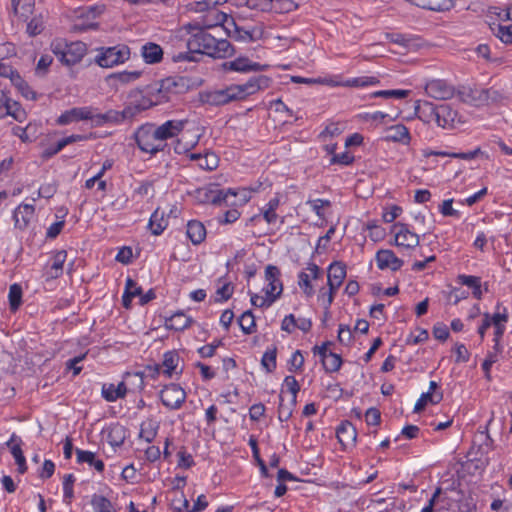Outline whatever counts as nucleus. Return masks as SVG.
I'll list each match as a JSON object with an SVG mask.
<instances>
[{
    "label": "nucleus",
    "instance_id": "f257e3e1",
    "mask_svg": "<svg viewBox=\"0 0 512 512\" xmlns=\"http://www.w3.org/2000/svg\"><path fill=\"white\" fill-rule=\"evenodd\" d=\"M270 78L264 75L252 77L249 81L242 85H231L225 89L207 92L202 96V101L209 105L220 106L231 101L244 99L248 95H252L260 89L267 88Z\"/></svg>",
    "mask_w": 512,
    "mask_h": 512
},
{
    "label": "nucleus",
    "instance_id": "f03ea898",
    "mask_svg": "<svg viewBox=\"0 0 512 512\" xmlns=\"http://www.w3.org/2000/svg\"><path fill=\"white\" fill-rule=\"evenodd\" d=\"M187 48L199 55H207L213 58H227L235 53L234 47L226 39H216L203 28L191 35L187 41Z\"/></svg>",
    "mask_w": 512,
    "mask_h": 512
},
{
    "label": "nucleus",
    "instance_id": "7ed1b4c3",
    "mask_svg": "<svg viewBox=\"0 0 512 512\" xmlns=\"http://www.w3.org/2000/svg\"><path fill=\"white\" fill-rule=\"evenodd\" d=\"M191 80L182 76H171L161 80L156 87L157 101H169V94H183L187 92L190 87Z\"/></svg>",
    "mask_w": 512,
    "mask_h": 512
},
{
    "label": "nucleus",
    "instance_id": "20e7f679",
    "mask_svg": "<svg viewBox=\"0 0 512 512\" xmlns=\"http://www.w3.org/2000/svg\"><path fill=\"white\" fill-rule=\"evenodd\" d=\"M134 139L139 149L143 152L155 155L161 151V147L156 145L157 140H160L157 135L156 125L146 123L140 126L134 133Z\"/></svg>",
    "mask_w": 512,
    "mask_h": 512
},
{
    "label": "nucleus",
    "instance_id": "39448f33",
    "mask_svg": "<svg viewBox=\"0 0 512 512\" xmlns=\"http://www.w3.org/2000/svg\"><path fill=\"white\" fill-rule=\"evenodd\" d=\"M281 272L277 266L267 265L265 268V280L268 282L265 299H261L260 305H272L281 295L283 285L280 281Z\"/></svg>",
    "mask_w": 512,
    "mask_h": 512
},
{
    "label": "nucleus",
    "instance_id": "423d86ee",
    "mask_svg": "<svg viewBox=\"0 0 512 512\" xmlns=\"http://www.w3.org/2000/svg\"><path fill=\"white\" fill-rule=\"evenodd\" d=\"M130 56V49L126 45L101 48V53L96 57V63L104 68L113 67L124 63Z\"/></svg>",
    "mask_w": 512,
    "mask_h": 512
},
{
    "label": "nucleus",
    "instance_id": "0eeeda50",
    "mask_svg": "<svg viewBox=\"0 0 512 512\" xmlns=\"http://www.w3.org/2000/svg\"><path fill=\"white\" fill-rule=\"evenodd\" d=\"M481 436H484L483 443L479 445L476 452L474 451V447H472L467 454L470 458L461 464L462 470L470 475L481 474L488 465V460L478 458L477 454L478 452L482 453L483 445H491L493 443V439L489 436L487 430L485 432H481Z\"/></svg>",
    "mask_w": 512,
    "mask_h": 512
},
{
    "label": "nucleus",
    "instance_id": "6e6552de",
    "mask_svg": "<svg viewBox=\"0 0 512 512\" xmlns=\"http://www.w3.org/2000/svg\"><path fill=\"white\" fill-rule=\"evenodd\" d=\"M197 199L201 203H211L213 205H235V202L228 203V197L236 196L237 193L233 189H228L226 192L217 188V185L209 188H200L196 191Z\"/></svg>",
    "mask_w": 512,
    "mask_h": 512
},
{
    "label": "nucleus",
    "instance_id": "1a4fd4ad",
    "mask_svg": "<svg viewBox=\"0 0 512 512\" xmlns=\"http://www.w3.org/2000/svg\"><path fill=\"white\" fill-rule=\"evenodd\" d=\"M160 398L167 408L179 409L186 399V392L178 384L172 383L161 390Z\"/></svg>",
    "mask_w": 512,
    "mask_h": 512
},
{
    "label": "nucleus",
    "instance_id": "9d476101",
    "mask_svg": "<svg viewBox=\"0 0 512 512\" xmlns=\"http://www.w3.org/2000/svg\"><path fill=\"white\" fill-rule=\"evenodd\" d=\"M102 10L98 7H89L82 9L78 14V21L72 26L73 31L83 32L90 29H97L98 23L92 21L97 15L101 14Z\"/></svg>",
    "mask_w": 512,
    "mask_h": 512
},
{
    "label": "nucleus",
    "instance_id": "9b49d317",
    "mask_svg": "<svg viewBox=\"0 0 512 512\" xmlns=\"http://www.w3.org/2000/svg\"><path fill=\"white\" fill-rule=\"evenodd\" d=\"M428 96L437 100H447L454 96L455 90L444 80H431L425 86Z\"/></svg>",
    "mask_w": 512,
    "mask_h": 512
},
{
    "label": "nucleus",
    "instance_id": "f8f14e48",
    "mask_svg": "<svg viewBox=\"0 0 512 512\" xmlns=\"http://www.w3.org/2000/svg\"><path fill=\"white\" fill-rule=\"evenodd\" d=\"M222 67L225 70L248 73L251 71H265L268 68V65H262L260 63L252 62L247 57H239L233 61L224 62L222 64Z\"/></svg>",
    "mask_w": 512,
    "mask_h": 512
},
{
    "label": "nucleus",
    "instance_id": "ddd939ff",
    "mask_svg": "<svg viewBox=\"0 0 512 512\" xmlns=\"http://www.w3.org/2000/svg\"><path fill=\"white\" fill-rule=\"evenodd\" d=\"M392 228L393 230L398 229L395 234L396 246L411 249L419 245V236L411 232L406 224L398 222L395 223Z\"/></svg>",
    "mask_w": 512,
    "mask_h": 512
},
{
    "label": "nucleus",
    "instance_id": "4468645a",
    "mask_svg": "<svg viewBox=\"0 0 512 512\" xmlns=\"http://www.w3.org/2000/svg\"><path fill=\"white\" fill-rule=\"evenodd\" d=\"M86 44L81 41L72 42L67 45L64 55H62V63L71 66L80 62L86 54Z\"/></svg>",
    "mask_w": 512,
    "mask_h": 512
},
{
    "label": "nucleus",
    "instance_id": "2eb2a0df",
    "mask_svg": "<svg viewBox=\"0 0 512 512\" xmlns=\"http://www.w3.org/2000/svg\"><path fill=\"white\" fill-rule=\"evenodd\" d=\"M376 263L379 269L390 268L392 271L399 270L403 265V260L398 258L392 250L382 249L376 253Z\"/></svg>",
    "mask_w": 512,
    "mask_h": 512
},
{
    "label": "nucleus",
    "instance_id": "dca6fc26",
    "mask_svg": "<svg viewBox=\"0 0 512 512\" xmlns=\"http://www.w3.org/2000/svg\"><path fill=\"white\" fill-rule=\"evenodd\" d=\"M92 117L93 109L90 107L72 108L65 111L58 117L57 124L67 125L79 120H91Z\"/></svg>",
    "mask_w": 512,
    "mask_h": 512
},
{
    "label": "nucleus",
    "instance_id": "f3484780",
    "mask_svg": "<svg viewBox=\"0 0 512 512\" xmlns=\"http://www.w3.org/2000/svg\"><path fill=\"white\" fill-rule=\"evenodd\" d=\"M458 119V112L449 104H441L437 106V125L443 128L453 127Z\"/></svg>",
    "mask_w": 512,
    "mask_h": 512
},
{
    "label": "nucleus",
    "instance_id": "a211bd4d",
    "mask_svg": "<svg viewBox=\"0 0 512 512\" xmlns=\"http://www.w3.org/2000/svg\"><path fill=\"white\" fill-rule=\"evenodd\" d=\"M187 120H169L160 126H156L160 140H167L177 136L183 129Z\"/></svg>",
    "mask_w": 512,
    "mask_h": 512
},
{
    "label": "nucleus",
    "instance_id": "6ab92c4d",
    "mask_svg": "<svg viewBox=\"0 0 512 512\" xmlns=\"http://www.w3.org/2000/svg\"><path fill=\"white\" fill-rule=\"evenodd\" d=\"M34 211H35V209H34L33 205H30V204L19 205L15 209L14 215H13L15 227L20 230L25 229L28 226L31 218L33 217Z\"/></svg>",
    "mask_w": 512,
    "mask_h": 512
},
{
    "label": "nucleus",
    "instance_id": "aec40b11",
    "mask_svg": "<svg viewBox=\"0 0 512 512\" xmlns=\"http://www.w3.org/2000/svg\"><path fill=\"white\" fill-rule=\"evenodd\" d=\"M437 106L429 101H417L415 113L424 122H437Z\"/></svg>",
    "mask_w": 512,
    "mask_h": 512
},
{
    "label": "nucleus",
    "instance_id": "412c9836",
    "mask_svg": "<svg viewBox=\"0 0 512 512\" xmlns=\"http://www.w3.org/2000/svg\"><path fill=\"white\" fill-rule=\"evenodd\" d=\"M141 55L147 64H156L163 58V49L156 43L148 42L142 46Z\"/></svg>",
    "mask_w": 512,
    "mask_h": 512
},
{
    "label": "nucleus",
    "instance_id": "4be33fe9",
    "mask_svg": "<svg viewBox=\"0 0 512 512\" xmlns=\"http://www.w3.org/2000/svg\"><path fill=\"white\" fill-rule=\"evenodd\" d=\"M336 435L339 442L346 446L351 443L354 444L357 438V431L353 424L349 421L342 422L336 430Z\"/></svg>",
    "mask_w": 512,
    "mask_h": 512
},
{
    "label": "nucleus",
    "instance_id": "5701e85b",
    "mask_svg": "<svg viewBox=\"0 0 512 512\" xmlns=\"http://www.w3.org/2000/svg\"><path fill=\"white\" fill-rule=\"evenodd\" d=\"M187 236L195 245L202 243L206 237L205 226L197 220H191L187 224Z\"/></svg>",
    "mask_w": 512,
    "mask_h": 512
},
{
    "label": "nucleus",
    "instance_id": "b1692460",
    "mask_svg": "<svg viewBox=\"0 0 512 512\" xmlns=\"http://www.w3.org/2000/svg\"><path fill=\"white\" fill-rule=\"evenodd\" d=\"M413 5L431 11H448L453 6L451 0H413Z\"/></svg>",
    "mask_w": 512,
    "mask_h": 512
},
{
    "label": "nucleus",
    "instance_id": "393cba45",
    "mask_svg": "<svg viewBox=\"0 0 512 512\" xmlns=\"http://www.w3.org/2000/svg\"><path fill=\"white\" fill-rule=\"evenodd\" d=\"M192 322V319L186 316L183 312L178 311L166 318L165 325L169 329H174L176 331L184 330L189 327Z\"/></svg>",
    "mask_w": 512,
    "mask_h": 512
},
{
    "label": "nucleus",
    "instance_id": "a878e982",
    "mask_svg": "<svg viewBox=\"0 0 512 512\" xmlns=\"http://www.w3.org/2000/svg\"><path fill=\"white\" fill-rule=\"evenodd\" d=\"M168 221L164 218V212L157 208L151 215L149 220V228L154 235H160L167 227Z\"/></svg>",
    "mask_w": 512,
    "mask_h": 512
},
{
    "label": "nucleus",
    "instance_id": "bb28decb",
    "mask_svg": "<svg viewBox=\"0 0 512 512\" xmlns=\"http://www.w3.org/2000/svg\"><path fill=\"white\" fill-rule=\"evenodd\" d=\"M457 281L461 285H465L472 288V294L474 298L478 300L482 298L481 281L479 277L461 274L458 275Z\"/></svg>",
    "mask_w": 512,
    "mask_h": 512
},
{
    "label": "nucleus",
    "instance_id": "cd10ccee",
    "mask_svg": "<svg viewBox=\"0 0 512 512\" xmlns=\"http://www.w3.org/2000/svg\"><path fill=\"white\" fill-rule=\"evenodd\" d=\"M386 139L394 142H408L410 139L409 131L402 124L391 126L387 129Z\"/></svg>",
    "mask_w": 512,
    "mask_h": 512
},
{
    "label": "nucleus",
    "instance_id": "c85d7f7f",
    "mask_svg": "<svg viewBox=\"0 0 512 512\" xmlns=\"http://www.w3.org/2000/svg\"><path fill=\"white\" fill-rule=\"evenodd\" d=\"M141 293L142 288L140 286H137V283L133 279L127 278L125 291L122 297L123 306L125 308H130L132 298L136 297L137 295H141Z\"/></svg>",
    "mask_w": 512,
    "mask_h": 512
},
{
    "label": "nucleus",
    "instance_id": "c756f323",
    "mask_svg": "<svg viewBox=\"0 0 512 512\" xmlns=\"http://www.w3.org/2000/svg\"><path fill=\"white\" fill-rule=\"evenodd\" d=\"M226 21V13L219 10L207 11V14L202 18L203 28H212L221 26Z\"/></svg>",
    "mask_w": 512,
    "mask_h": 512
},
{
    "label": "nucleus",
    "instance_id": "7c9ffc66",
    "mask_svg": "<svg viewBox=\"0 0 512 512\" xmlns=\"http://www.w3.org/2000/svg\"><path fill=\"white\" fill-rule=\"evenodd\" d=\"M180 361V356L176 351H168L163 356L162 366L164 367V374L171 377L173 372H176Z\"/></svg>",
    "mask_w": 512,
    "mask_h": 512
},
{
    "label": "nucleus",
    "instance_id": "2f4dec72",
    "mask_svg": "<svg viewBox=\"0 0 512 512\" xmlns=\"http://www.w3.org/2000/svg\"><path fill=\"white\" fill-rule=\"evenodd\" d=\"M346 277V265L343 262L335 261L328 268V282L334 281L343 283Z\"/></svg>",
    "mask_w": 512,
    "mask_h": 512
},
{
    "label": "nucleus",
    "instance_id": "473e14b6",
    "mask_svg": "<svg viewBox=\"0 0 512 512\" xmlns=\"http://www.w3.org/2000/svg\"><path fill=\"white\" fill-rule=\"evenodd\" d=\"M443 399V393L442 392H426L423 393L420 398L417 400L415 406H414V412L418 413L422 411L428 402L432 404H438Z\"/></svg>",
    "mask_w": 512,
    "mask_h": 512
},
{
    "label": "nucleus",
    "instance_id": "72a5a7b5",
    "mask_svg": "<svg viewBox=\"0 0 512 512\" xmlns=\"http://www.w3.org/2000/svg\"><path fill=\"white\" fill-rule=\"evenodd\" d=\"M91 121L96 126H101L105 123H119L122 120H121V116H120V111L109 110L103 114H101V113L96 114V115L93 114Z\"/></svg>",
    "mask_w": 512,
    "mask_h": 512
},
{
    "label": "nucleus",
    "instance_id": "f704fd0d",
    "mask_svg": "<svg viewBox=\"0 0 512 512\" xmlns=\"http://www.w3.org/2000/svg\"><path fill=\"white\" fill-rule=\"evenodd\" d=\"M67 253L64 250L58 251L53 257V263L50 267L49 277L54 279L58 278L63 271V264L66 260Z\"/></svg>",
    "mask_w": 512,
    "mask_h": 512
},
{
    "label": "nucleus",
    "instance_id": "c9c22d12",
    "mask_svg": "<svg viewBox=\"0 0 512 512\" xmlns=\"http://www.w3.org/2000/svg\"><path fill=\"white\" fill-rule=\"evenodd\" d=\"M22 440L15 433H13L10 439L6 442V446L10 449L15 462H21L26 460L21 448Z\"/></svg>",
    "mask_w": 512,
    "mask_h": 512
},
{
    "label": "nucleus",
    "instance_id": "e433bc0d",
    "mask_svg": "<svg viewBox=\"0 0 512 512\" xmlns=\"http://www.w3.org/2000/svg\"><path fill=\"white\" fill-rule=\"evenodd\" d=\"M385 38L394 44L402 46L406 50L415 47L414 38L400 33H385Z\"/></svg>",
    "mask_w": 512,
    "mask_h": 512
},
{
    "label": "nucleus",
    "instance_id": "4c0bfd02",
    "mask_svg": "<svg viewBox=\"0 0 512 512\" xmlns=\"http://www.w3.org/2000/svg\"><path fill=\"white\" fill-rule=\"evenodd\" d=\"M91 505L95 512H116L111 501L102 495L94 494Z\"/></svg>",
    "mask_w": 512,
    "mask_h": 512
},
{
    "label": "nucleus",
    "instance_id": "58836bf2",
    "mask_svg": "<svg viewBox=\"0 0 512 512\" xmlns=\"http://www.w3.org/2000/svg\"><path fill=\"white\" fill-rule=\"evenodd\" d=\"M11 82L25 98L31 100L36 99V92L30 88V86L20 76V74L14 75V78H12Z\"/></svg>",
    "mask_w": 512,
    "mask_h": 512
},
{
    "label": "nucleus",
    "instance_id": "ea45409f",
    "mask_svg": "<svg viewBox=\"0 0 512 512\" xmlns=\"http://www.w3.org/2000/svg\"><path fill=\"white\" fill-rule=\"evenodd\" d=\"M238 323L244 334H252L255 331V318L251 310L245 311L238 319Z\"/></svg>",
    "mask_w": 512,
    "mask_h": 512
},
{
    "label": "nucleus",
    "instance_id": "a19ab883",
    "mask_svg": "<svg viewBox=\"0 0 512 512\" xmlns=\"http://www.w3.org/2000/svg\"><path fill=\"white\" fill-rule=\"evenodd\" d=\"M276 356H277V347L273 346L271 349H268L261 359V365L266 370L267 373H272L276 369Z\"/></svg>",
    "mask_w": 512,
    "mask_h": 512
},
{
    "label": "nucleus",
    "instance_id": "79ce46f5",
    "mask_svg": "<svg viewBox=\"0 0 512 512\" xmlns=\"http://www.w3.org/2000/svg\"><path fill=\"white\" fill-rule=\"evenodd\" d=\"M342 285V283H337L334 281L328 282L329 291H325L324 288L320 290V297L327 296V300L324 301L323 307L325 309V316L329 313V308L334 300V294L336 293L337 289Z\"/></svg>",
    "mask_w": 512,
    "mask_h": 512
},
{
    "label": "nucleus",
    "instance_id": "37998d69",
    "mask_svg": "<svg viewBox=\"0 0 512 512\" xmlns=\"http://www.w3.org/2000/svg\"><path fill=\"white\" fill-rule=\"evenodd\" d=\"M8 298L11 311H16L22 303V288L19 284L10 286Z\"/></svg>",
    "mask_w": 512,
    "mask_h": 512
},
{
    "label": "nucleus",
    "instance_id": "c03bdc74",
    "mask_svg": "<svg viewBox=\"0 0 512 512\" xmlns=\"http://www.w3.org/2000/svg\"><path fill=\"white\" fill-rule=\"evenodd\" d=\"M229 0H201L196 1L192 4V10L195 12H207L210 10H217L216 7L218 5L224 4Z\"/></svg>",
    "mask_w": 512,
    "mask_h": 512
},
{
    "label": "nucleus",
    "instance_id": "a18cd8bd",
    "mask_svg": "<svg viewBox=\"0 0 512 512\" xmlns=\"http://www.w3.org/2000/svg\"><path fill=\"white\" fill-rule=\"evenodd\" d=\"M219 165V158L218 156L213 152H206L204 155H202V158L200 159V163H198V166L201 169L212 171L215 170Z\"/></svg>",
    "mask_w": 512,
    "mask_h": 512
},
{
    "label": "nucleus",
    "instance_id": "49530a36",
    "mask_svg": "<svg viewBox=\"0 0 512 512\" xmlns=\"http://www.w3.org/2000/svg\"><path fill=\"white\" fill-rule=\"evenodd\" d=\"M322 364L326 372H336L341 367L342 358L338 354L330 352L326 359H322Z\"/></svg>",
    "mask_w": 512,
    "mask_h": 512
},
{
    "label": "nucleus",
    "instance_id": "de8ad7c7",
    "mask_svg": "<svg viewBox=\"0 0 512 512\" xmlns=\"http://www.w3.org/2000/svg\"><path fill=\"white\" fill-rule=\"evenodd\" d=\"M245 6L252 10L269 12L276 9L273 0H245Z\"/></svg>",
    "mask_w": 512,
    "mask_h": 512
},
{
    "label": "nucleus",
    "instance_id": "09e8293b",
    "mask_svg": "<svg viewBox=\"0 0 512 512\" xmlns=\"http://www.w3.org/2000/svg\"><path fill=\"white\" fill-rule=\"evenodd\" d=\"M141 74V71H122L111 74L109 79L118 80L122 84H127L136 81Z\"/></svg>",
    "mask_w": 512,
    "mask_h": 512
},
{
    "label": "nucleus",
    "instance_id": "8fccbe9b",
    "mask_svg": "<svg viewBox=\"0 0 512 512\" xmlns=\"http://www.w3.org/2000/svg\"><path fill=\"white\" fill-rule=\"evenodd\" d=\"M249 445L252 449L253 457L255 458L257 464L260 467L262 476L268 477L269 473H268L267 466H266L265 462L260 457L257 440L253 436L250 437V439H249Z\"/></svg>",
    "mask_w": 512,
    "mask_h": 512
},
{
    "label": "nucleus",
    "instance_id": "3c124183",
    "mask_svg": "<svg viewBox=\"0 0 512 512\" xmlns=\"http://www.w3.org/2000/svg\"><path fill=\"white\" fill-rule=\"evenodd\" d=\"M125 440L124 428L117 426L110 429L108 432V442L112 446H120Z\"/></svg>",
    "mask_w": 512,
    "mask_h": 512
},
{
    "label": "nucleus",
    "instance_id": "603ef678",
    "mask_svg": "<svg viewBox=\"0 0 512 512\" xmlns=\"http://www.w3.org/2000/svg\"><path fill=\"white\" fill-rule=\"evenodd\" d=\"M379 80L376 77H359L347 80L342 83L346 87H363L368 85L378 84Z\"/></svg>",
    "mask_w": 512,
    "mask_h": 512
},
{
    "label": "nucleus",
    "instance_id": "864d4df0",
    "mask_svg": "<svg viewBox=\"0 0 512 512\" xmlns=\"http://www.w3.org/2000/svg\"><path fill=\"white\" fill-rule=\"evenodd\" d=\"M7 115H11L16 120H19V116H17L15 114V111L12 110V106L10 105V100L7 98L4 91L0 90V118H3Z\"/></svg>",
    "mask_w": 512,
    "mask_h": 512
},
{
    "label": "nucleus",
    "instance_id": "5fc2aeb1",
    "mask_svg": "<svg viewBox=\"0 0 512 512\" xmlns=\"http://www.w3.org/2000/svg\"><path fill=\"white\" fill-rule=\"evenodd\" d=\"M283 385L292 394V399H291V404L290 405L291 406H295L296 405L297 393L300 390L299 383L297 382V380H296V378L294 376L289 375V376L285 377Z\"/></svg>",
    "mask_w": 512,
    "mask_h": 512
},
{
    "label": "nucleus",
    "instance_id": "6e6d98bb",
    "mask_svg": "<svg viewBox=\"0 0 512 512\" xmlns=\"http://www.w3.org/2000/svg\"><path fill=\"white\" fill-rule=\"evenodd\" d=\"M409 94L408 90H380L371 94L374 98H405Z\"/></svg>",
    "mask_w": 512,
    "mask_h": 512
},
{
    "label": "nucleus",
    "instance_id": "4d7b16f0",
    "mask_svg": "<svg viewBox=\"0 0 512 512\" xmlns=\"http://www.w3.org/2000/svg\"><path fill=\"white\" fill-rule=\"evenodd\" d=\"M115 394H110L108 392L102 391V396L108 402L116 401L119 398H123L126 395L127 388L126 384L122 381L117 386H115Z\"/></svg>",
    "mask_w": 512,
    "mask_h": 512
},
{
    "label": "nucleus",
    "instance_id": "13d9d810",
    "mask_svg": "<svg viewBox=\"0 0 512 512\" xmlns=\"http://www.w3.org/2000/svg\"><path fill=\"white\" fill-rule=\"evenodd\" d=\"M75 482V477L73 474H67L64 476L63 480V490H64V498L70 503L71 499L74 497L73 484Z\"/></svg>",
    "mask_w": 512,
    "mask_h": 512
},
{
    "label": "nucleus",
    "instance_id": "bf43d9fd",
    "mask_svg": "<svg viewBox=\"0 0 512 512\" xmlns=\"http://www.w3.org/2000/svg\"><path fill=\"white\" fill-rule=\"evenodd\" d=\"M160 370L161 366L159 364L147 365L144 372H137L133 374V376L139 378L140 386H142L144 375L150 376L151 378H155L157 375H159Z\"/></svg>",
    "mask_w": 512,
    "mask_h": 512
},
{
    "label": "nucleus",
    "instance_id": "052dcab7",
    "mask_svg": "<svg viewBox=\"0 0 512 512\" xmlns=\"http://www.w3.org/2000/svg\"><path fill=\"white\" fill-rule=\"evenodd\" d=\"M44 29L43 21L39 17H33L27 24V33L30 36L39 35Z\"/></svg>",
    "mask_w": 512,
    "mask_h": 512
},
{
    "label": "nucleus",
    "instance_id": "680f3d73",
    "mask_svg": "<svg viewBox=\"0 0 512 512\" xmlns=\"http://www.w3.org/2000/svg\"><path fill=\"white\" fill-rule=\"evenodd\" d=\"M171 506L175 512H189V501L185 498L184 494L172 500Z\"/></svg>",
    "mask_w": 512,
    "mask_h": 512
},
{
    "label": "nucleus",
    "instance_id": "e2e57ef3",
    "mask_svg": "<svg viewBox=\"0 0 512 512\" xmlns=\"http://www.w3.org/2000/svg\"><path fill=\"white\" fill-rule=\"evenodd\" d=\"M353 334L348 325H339L338 341L342 344L349 345L352 342Z\"/></svg>",
    "mask_w": 512,
    "mask_h": 512
},
{
    "label": "nucleus",
    "instance_id": "0e129e2a",
    "mask_svg": "<svg viewBox=\"0 0 512 512\" xmlns=\"http://www.w3.org/2000/svg\"><path fill=\"white\" fill-rule=\"evenodd\" d=\"M177 456L179 458L178 460V466L184 469H189L194 465V460L190 454H188L184 447L181 448L180 451H178Z\"/></svg>",
    "mask_w": 512,
    "mask_h": 512
},
{
    "label": "nucleus",
    "instance_id": "69168bd1",
    "mask_svg": "<svg viewBox=\"0 0 512 512\" xmlns=\"http://www.w3.org/2000/svg\"><path fill=\"white\" fill-rule=\"evenodd\" d=\"M199 54L197 52H192L188 49L187 52H179L175 55H173L172 60L174 62H182V61H189V62H198L199 61Z\"/></svg>",
    "mask_w": 512,
    "mask_h": 512
},
{
    "label": "nucleus",
    "instance_id": "338daca9",
    "mask_svg": "<svg viewBox=\"0 0 512 512\" xmlns=\"http://www.w3.org/2000/svg\"><path fill=\"white\" fill-rule=\"evenodd\" d=\"M365 420L368 425H379L381 413L377 408L371 407L365 413Z\"/></svg>",
    "mask_w": 512,
    "mask_h": 512
},
{
    "label": "nucleus",
    "instance_id": "774afa93",
    "mask_svg": "<svg viewBox=\"0 0 512 512\" xmlns=\"http://www.w3.org/2000/svg\"><path fill=\"white\" fill-rule=\"evenodd\" d=\"M497 36L505 44H512V25H499Z\"/></svg>",
    "mask_w": 512,
    "mask_h": 512
}]
</instances>
